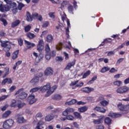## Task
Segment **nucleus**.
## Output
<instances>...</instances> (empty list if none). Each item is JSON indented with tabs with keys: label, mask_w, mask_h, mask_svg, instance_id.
Masks as SVG:
<instances>
[{
	"label": "nucleus",
	"mask_w": 129,
	"mask_h": 129,
	"mask_svg": "<svg viewBox=\"0 0 129 129\" xmlns=\"http://www.w3.org/2000/svg\"><path fill=\"white\" fill-rule=\"evenodd\" d=\"M1 47H3V51L5 52H9L12 49V42H9V41H3L1 40Z\"/></svg>",
	"instance_id": "obj_1"
},
{
	"label": "nucleus",
	"mask_w": 129,
	"mask_h": 129,
	"mask_svg": "<svg viewBox=\"0 0 129 129\" xmlns=\"http://www.w3.org/2000/svg\"><path fill=\"white\" fill-rule=\"evenodd\" d=\"M23 91L24 88L20 89L16 92L15 95H18V98H19V99H26L28 96V93Z\"/></svg>",
	"instance_id": "obj_2"
},
{
	"label": "nucleus",
	"mask_w": 129,
	"mask_h": 129,
	"mask_svg": "<svg viewBox=\"0 0 129 129\" xmlns=\"http://www.w3.org/2000/svg\"><path fill=\"white\" fill-rule=\"evenodd\" d=\"M117 108L118 109H119V110L122 111L123 114H127V113L129 112V104L124 105L121 103H119L117 105Z\"/></svg>",
	"instance_id": "obj_3"
},
{
	"label": "nucleus",
	"mask_w": 129,
	"mask_h": 129,
	"mask_svg": "<svg viewBox=\"0 0 129 129\" xmlns=\"http://www.w3.org/2000/svg\"><path fill=\"white\" fill-rule=\"evenodd\" d=\"M129 91V87L126 86L120 87L116 90V92L118 94H124Z\"/></svg>",
	"instance_id": "obj_4"
},
{
	"label": "nucleus",
	"mask_w": 129,
	"mask_h": 129,
	"mask_svg": "<svg viewBox=\"0 0 129 129\" xmlns=\"http://www.w3.org/2000/svg\"><path fill=\"white\" fill-rule=\"evenodd\" d=\"M14 121L12 119L6 120L3 123L4 128H6V129L11 128V127L13 126V124H14Z\"/></svg>",
	"instance_id": "obj_5"
},
{
	"label": "nucleus",
	"mask_w": 129,
	"mask_h": 129,
	"mask_svg": "<svg viewBox=\"0 0 129 129\" xmlns=\"http://www.w3.org/2000/svg\"><path fill=\"white\" fill-rule=\"evenodd\" d=\"M11 8L8 5H4L3 4H0V12L2 13H6V12H9Z\"/></svg>",
	"instance_id": "obj_6"
},
{
	"label": "nucleus",
	"mask_w": 129,
	"mask_h": 129,
	"mask_svg": "<svg viewBox=\"0 0 129 129\" xmlns=\"http://www.w3.org/2000/svg\"><path fill=\"white\" fill-rule=\"evenodd\" d=\"M72 112H74V109L68 107L66 108L64 111H62V115L63 116H67L69 113H72Z\"/></svg>",
	"instance_id": "obj_7"
},
{
	"label": "nucleus",
	"mask_w": 129,
	"mask_h": 129,
	"mask_svg": "<svg viewBox=\"0 0 129 129\" xmlns=\"http://www.w3.org/2000/svg\"><path fill=\"white\" fill-rule=\"evenodd\" d=\"M27 101H28L29 104H33L37 101V99L35 98V95H30L27 98Z\"/></svg>",
	"instance_id": "obj_8"
},
{
	"label": "nucleus",
	"mask_w": 129,
	"mask_h": 129,
	"mask_svg": "<svg viewBox=\"0 0 129 129\" xmlns=\"http://www.w3.org/2000/svg\"><path fill=\"white\" fill-rule=\"evenodd\" d=\"M103 117H104V116L102 115L100 116V118L97 119H94L93 120V123L94 124H101L103 122Z\"/></svg>",
	"instance_id": "obj_9"
},
{
	"label": "nucleus",
	"mask_w": 129,
	"mask_h": 129,
	"mask_svg": "<svg viewBox=\"0 0 129 129\" xmlns=\"http://www.w3.org/2000/svg\"><path fill=\"white\" fill-rule=\"evenodd\" d=\"M44 75L45 76H51L53 75V69L51 68H47L44 71Z\"/></svg>",
	"instance_id": "obj_10"
},
{
	"label": "nucleus",
	"mask_w": 129,
	"mask_h": 129,
	"mask_svg": "<svg viewBox=\"0 0 129 129\" xmlns=\"http://www.w3.org/2000/svg\"><path fill=\"white\" fill-rule=\"evenodd\" d=\"M94 90V89L93 88H89L88 87L83 88L81 89V91H82L83 92H85V93L89 94L91 92H92Z\"/></svg>",
	"instance_id": "obj_11"
},
{
	"label": "nucleus",
	"mask_w": 129,
	"mask_h": 129,
	"mask_svg": "<svg viewBox=\"0 0 129 129\" xmlns=\"http://www.w3.org/2000/svg\"><path fill=\"white\" fill-rule=\"evenodd\" d=\"M55 89H57V86H54L51 88L50 87V89L46 92L45 96L46 97H48V96H50V95H51V94H52V93H53V92L55 91Z\"/></svg>",
	"instance_id": "obj_12"
},
{
	"label": "nucleus",
	"mask_w": 129,
	"mask_h": 129,
	"mask_svg": "<svg viewBox=\"0 0 129 129\" xmlns=\"http://www.w3.org/2000/svg\"><path fill=\"white\" fill-rule=\"evenodd\" d=\"M44 124H45V122L43 120H40L37 123L35 129H44V126H43Z\"/></svg>",
	"instance_id": "obj_13"
},
{
	"label": "nucleus",
	"mask_w": 129,
	"mask_h": 129,
	"mask_svg": "<svg viewBox=\"0 0 129 129\" xmlns=\"http://www.w3.org/2000/svg\"><path fill=\"white\" fill-rule=\"evenodd\" d=\"M51 89V85L49 84H47L46 85L43 86V87L41 89V91L42 92H46L47 90L49 91Z\"/></svg>",
	"instance_id": "obj_14"
},
{
	"label": "nucleus",
	"mask_w": 129,
	"mask_h": 129,
	"mask_svg": "<svg viewBox=\"0 0 129 129\" xmlns=\"http://www.w3.org/2000/svg\"><path fill=\"white\" fill-rule=\"evenodd\" d=\"M75 63H76V60H74L71 62H69L65 68V70H70L71 67H73V66L75 65Z\"/></svg>",
	"instance_id": "obj_15"
},
{
	"label": "nucleus",
	"mask_w": 129,
	"mask_h": 129,
	"mask_svg": "<svg viewBox=\"0 0 129 129\" xmlns=\"http://www.w3.org/2000/svg\"><path fill=\"white\" fill-rule=\"evenodd\" d=\"M25 44L27 46V49H31L32 48H34L36 45H35V43H32L27 40L25 41Z\"/></svg>",
	"instance_id": "obj_16"
},
{
	"label": "nucleus",
	"mask_w": 129,
	"mask_h": 129,
	"mask_svg": "<svg viewBox=\"0 0 129 129\" xmlns=\"http://www.w3.org/2000/svg\"><path fill=\"white\" fill-rule=\"evenodd\" d=\"M39 82V78L36 77L33 78L30 81V83L32 84V85H37Z\"/></svg>",
	"instance_id": "obj_17"
},
{
	"label": "nucleus",
	"mask_w": 129,
	"mask_h": 129,
	"mask_svg": "<svg viewBox=\"0 0 129 129\" xmlns=\"http://www.w3.org/2000/svg\"><path fill=\"white\" fill-rule=\"evenodd\" d=\"M26 20L27 22H32L33 21V16L29 12H26Z\"/></svg>",
	"instance_id": "obj_18"
},
{
	"label": "nucleus",
	"mask_w": 129,
	"mask_h": 129,
	"mask_svg": "<svg viewBox=\"0 0 129 129\" xmlns=\"http://www.w3.org/2000/svg\"><path fill=\"white\" fill-rule=\"evenodd\" d=\"M52 99L54 100H60L62 99V96L59 94H56L52 96Z\"/></svg>",
	"instance_id": "obj_19"
},
{
	"label": "nucleus",
	"mask_w": 129,
	"mask_h": 129,
	"mask_svg": "<svg viewBox=\"0 0 129 129\" xmlns=\"http://www.w3.org/2000/svg\"><path fill=\"white\" fill-rule=\"evenodd\" d=\"M21 23V21L19 20H17L13 22L11 24V28H15L17 26H19Z\"/></svg>",
	"instance_id": "obj_20"
},
{
	"label": "nucleus",
	"mask_w": 129,
	"mask_h": 129,
	"mask_svg": "<svg viewBox=\"0 0 129 129\" xmlns=\"http://www.w3.org/2000/svg\"><path fill=\"white\" fill-rule=\"evenodd\" d=\"M113 84L114 86H117L119 87V86H121L122 85V82L119 80H116L113 82Z\"/></svg>",
	"instance_id": "obj_21"
},
{
	"label": "nucleus",
	"mask_w": 129,
	"mask_h": 129,
	"mask_svg": "<svg viewBox=\"0 0 129 129\" xmlns=\"http://www.w3.org/2000/svg\"><path fill=\"white\" fill-rule=\"evenodd\" d=\"M88 109V107L86 106H84L78 108V110L80 112H85V111H87Z\"/></svg>",
	"instance_id": "obj_22"
},
{
	"label": "nucleus",
	"mask_w": 129,
	"mask_h": 129,
	"mask_svg": "<svg viewBox=\"0 0 129 129\" xmlns=\"http://www.w3.org/2000/svg\"><path fill=\"white\" fill-rule=\"evenodd\" d=\"M95 110H96V111H99V112H102V113H104L105 111H106V110L103 108H101L100 107H96L94 108Z\"/></svg>",
	"instance_id": "obj_23"
},
{
	"label": "nucleus",
	"mask_w": 129,
	"mask_h": 129,
	"mask_svg": "<svg viewBox=\"0 0 129 129\" xmlns=\"http://www.w3.org/2000/svg\"><path fill=\"white\" fill-rule=\"evenodd\" d=\"M77 102V100H76V99H74L71 101L66 102L65 104L66 105H73V104H75V103H76Z\"/></svg>",
	"instance_id": "obj_24"
},
{
	"label": "nucleus",
	"mask_w": 129,
	"mask_h": 129,
	"mask_svg": "<svg viewBox=\"0 0 129 129\" xmlns=\"http://www.w3.org/2000/svg\"><path fill=\"white\" fill-rule=\"evenodd\" d=\"M11 113H12L11 111H6L2 115L3 118H7L11 114Z\"/></svg>",
	"instance_id": "obj_25"
},
{
	"label": "nucleus",
	"mask_w": 129,
	"mask_h": 129,
	"mask_svg": "<svg viewBox=\"0 0 129 129\" xmlns=\"http://www.w3.org/2000/svg\"><path fill=\"white\" fill-rule=\"evenodd\" d=\"M41 89V87H37L31 89L29 92L30 93H34V92H37L38 90H40Z\"/></svg>",
	"instance_id": "obj_26"
},
{
	"label": "nucleus",
	"mask_w": 129,
	"mask_h": 129,
	"mask_svg": "<svg viewBox=\"0 0 129 129\" xmlns=\"http://www.w3.org/2000/svg\"><path fill=\"white\" fill-rule=\"evenodd\" d=\"M74 115L76 118H79V119H82V116L80 114V113L78 112H74Z\"/></svg>",
	"instance_id": "obj_27"
},
{
	"label": "nucleus",
	"mask_w": 129,
	"mask_h": 129,
	"mask_svg": "<svg viewBox=\"0 0 129 129\" xmlns=\"http://www.w3.org/2000/svg\"><path fill=\"white\" fill-rule=\"evenodd\" d=\"M120 114H115L114 113H110L108 114V116H110L113 118H115V117H118V116H120Z\"/></svg>",
	"instance_id": "obj_28"
},
{
	"label": "nucleus",
	"mask_w": 129,
	"mask_h": 129,
	"mask_svg": "<svg viewBox=\"0 0 129 129\" xmlns=\"http://www.w3.org/2000/svg\"><path fill=\"white\" fill-rule=\"evenodd\" d=\"M46 41L47 42H48V43H52V41H53V36L51 34H49L47 35L46 38Z\"/></svg>",
	"instance_id": "obj_29"
},
{
	"label": "nucleus",
	"mask_w": 129,
	"mask_h": 129,
	"mask_svg": "<svg viewBox=\"0 0 129 129\" xmlns=\"http://www.w3.org/2000/svg\"><path fill=\"white\" fill-rule=\"evenodd\" d=\"M17 122L19 123H23L25 122V118L23 116H19L17 119Z\"/></svg>",
	"instance_id": "obj_30"
},
{
	"label": "nucleus",
	"mask_w": 129,
	"mask_h": 129,
	"mask_svg": "<svg viewBox=\"0 0 129 129\" xmlns=\"http://www.w3.org/2000/svg\"><path fill=\"white\" fill-rule=\"evenodd\" d=\"M110 68H108V67H104L100 71L101 73H105L107 71H109Z\"/></svg>",
	"instance_id": "obj_31"
},
{
	"label": "nucleus",
	"mask_w": 129,
	"mask_h": 129,
	"mask_svg": "<svg viewBox=\"0 0 129 129\" xmlns=\"http://www.w3.org/2000/svg\"><path fill=\"white\" fill-rule=\"evenodd\" d=\"M18 55H19V50H16L13 54L12 59L13 60L17 59V58H18Z\"/></svg>",
	"instance_id": "obj_32"
},
{
	"label": "nucleus",
	"mask_w": 129,
	"mask_h": 129,
	"mask_svg": "<svg viewBox=\"0 0 129 129\" xmlns=\"http://www.w3.org/2000/svg\"><path fill=\"white\" fill-rule=\"evenodd\" d=\"M53 118L54 117L51 115H48L45 117V120L46 121H51Z\"/></svg>",
	"instance_id": "obj_33"
},
{
	"label": "nucleus",
	"mask_w": 129,
	"mask_h": 129,
	"mask_svg": "<svg viewBox=\"0 0 129 129\" xmlns=\"http://www.w3.org/2000/svg\"><path fill=\"white\" fill-rule=\"evenodd\" d=\"M109 101H106V100H103L101 101L100 103L102 106H106V105H108Z\"/></svg>",
	"instance_id": "obj_34"
},
{
	"label": "nucleus",
	"mask_w": 129,
	"mask_h": 129,
	"mask_svg": "<svg viewBox=\"0 0 129 129\" xmlns=\"http://www.w3.org/2000/svg\"><path fill=\"white\" fill-rule=\"evenodd\" d=\"M26 35L27 37L29 38V39H33V38H35L36 37V35H35V34L31 32H28Z\"/></svg>",
	"instance_id": "obj_35"
},
{
	"label": "nucleus",
	"mask_w": 129,
	"mask_h": 129,
	"mask_svg": "<svg viewBox=\"0 0 129 129\" xmlns=\"http://www.w3.org/2000/svg\"><path fill=\"white\" fill-rule=\"evenodd\" d=\"M68 4V1H63L61 4L60 7H59V9H61V10H63V8L65 7V6H67Z\"/></svg>",
	"instance_id": "obj_36"
},
{
	"label": "nucleus",
	"mask_w": 129,
	"mask_h": 129,
	"mask_svg": "<svg viewBox=\"0 0 129 129\" xmlns=\"http://www.w3.org/2000/svg\"><path fill=\"white\" fill-rule=\"evenodd\" d=\"M66 116L67 119H68V120H74L75 118L72 115H67V116Z\"/></svg>",
	"instance_id": "obj_37"
},
{
	"label": "nucleus",
	"mask_w": 129,
	"mask_h": 129,
	"mask_svg": "<svg viewBox=\"0 0 129 129\" xmlns=\"http://www.w3.org/2000/svg\"><path fill=\"white\" fill-rule=\"evenodd\" d=\"M44 49V45H37V51L38 52H42V50H43Z\"/></svg>",
	"instance_id": "obj_38"
},
{
	"label": "nucleus",
	"mask_w": 129,
	"mask_h": 129,
	"mask_svg": "<svg viewBox=\"0 0 129 129\" xmlns=\"http://www.w3.org/2000/svg\"><path fill=\"white\" fill-rule=\"evenodd\" d=\"M50 2L54 5H59L61 3L60 0H49Z\"/></svg>",
	"instance_id": "obj_39"
},
{
	"label": "nucleus",
	"mask_w": 129,
	"mask_h": 129,
	"mask_svg": "<svg viewBox=\"0 0 129 129\" xmlns=\"http://www.w3.org/2000/svg\"><path fill=\"white\" fill-rule=\"evenodd\" d=\"M96 79H97V76H95L93 77L92 80L88 82V84H92V83H93V82H94Z\"/></svg>",
	"instance_id": "obj_40"
},
{
	"label": "nucleus",
	"mask_w": 129,
	"mask_h": 129,
	"mask_svg": "<svg viewBox=\"0 0 129 129\" xmlns=\"http://www.w3.org/2000/svg\"><path fill=\"white\" fill-rule=\"evenodd\" d=\"M105 122L106 123V124L109 125L110 123H111V119L109 117H106L105 119Z\"/></svg>",
	"instance_id": "obj_41"
},
{
	"label": "nucleus",
	"mask_w": 129,
	"mask_h": 129,
	"mask_svg": "<svg viewBox=\"0 0 129 129\" xmlns=\"http://www.w3.org/2000/svg\"><path fill=\"white\" fill-rule=\"evenodd\" d=\"M45 52L46 53H49V52H50V46H49V44H46V46L45 47Z\"/></svg>",
	"instance_id": "obj_42"
},
{
	"label": "nucleus",
	"mask_w": 129,
	"mask_h": 129,
	"mask_svg": "<svg viewBox=\"0 0 129 129\" xmlns=\"http://www.w3.org/2000/svg\"><path fill=\"white\" fill-rule=\"evenodd\" d=\"M10 8L12 9H15L16 8H17V3H15V2H13L12 3L10 4Z\"/></svg>",
	"instance_id": "obj_43"
},
{
	"label": "nucleus",
	"mask_w": 129,
	"mask_h": 129,
	"mask_svg": "<svg viewBox=\"0 0 129 129\" xmlns=\"http://www.w3.org/2000/svg\"><path fill=\"white\" fill-rule=\"evenodd\" d=\"M60 16L61 17L62 22H64V21H65V19H66V14H65L64 12H61Z\"/></svg>",
	"instance_id": "obj_44"
},
{
	"label": "nucleus",
	"mask_w": 129,
	"mask_h": 129,
	"mask_svg": "<svg viewBox=\"0 0 129 129\" xmlns=\"http://www.w3.org/2000/svg\"><path fill=\"white\" fill-rule=\"evenodd\" d=\"M44 58V54L42 53H40L38 55V59L37 60L38 63L41 61V59H43Z\"/></svg>",
	"instance_id": "obj_45"
},
{
	"label": "nucleus",
	"mask_w": 129,
	"mask_h": 129,
	"mask_svg": "<svg viewBox=\"0 0 129 129\" xmlns=\"http://www.w3.org/2000/svg\"><path fill=\"white\" fill-rule=\"evenodd\" d=\"M0 21H1V22L3 23V24L5 26H8V22L7 21V20L4 18H1L0 19Z\"/></svg>",
	"instance_id": "obj_46"
},
{
	"label": "nucleus",
	"mask_w": 129,
	"mask_h": 129,
	"mask_svg": "<svg viewBox=\"0 0 129 129\" xmlns=\"http://www.w3.org/2000/svg\"><path fill=\"white\" fill-rule=\"evenodd\" d=\"M115 51H116V49H114L113 51H110L108 52L107 53V56H112V55H114L115 53Z\"/></svg>",
	"instance_id": "obj_47"
},
{
	"label": "nucleus",
	"mask_w": 129,
	"mask_h": 129,
	"mask_svg": "<svg viewBox=\"0 0 129 129\" xmlns=\"http://www.w3.org/2000/svg\"><path fill=\"white\" fill-rule=\"evenodd\" d=\"M32 28V27L31 26V25H27V26H26L25 27V32H28L30 31V30H31V28Z\"/></svg>",
	"instance_id": "obj_48"
},
{
	"label": "nucleus",
	"mask_w": 129,
	"mask_h": 129,
	"mask_svg": "<svg viewBox=\"0 0 129 129\" xmlns=\"http://www.w3.org/2000/svg\"><path fill=\"white\" fill-rule=\"evenodd\" d=\"M89 75H90V71H88L84 74L83 76V79L86 78L87 76H88Z\"/></svg>",
	"instance_id": "obj_49"
},
{
	"label": "nucleus",
	"mask_w": 129,
	"mask_h": 129,
	"mask_svg": "<svg viewBox=\"0 0 129 129\" xmlns=\"http://www.w3.org/2000/svg\"><path fill=\"white\" fill-rule=\"evenodd\" d=\"M49 26V22L48 21H45L43 22L42 27V28H47Z\"/></svg>",
	"instance_id": "obj_50"
},
{
	"label": "nucleus",
	"mask_w": 129,
	"mask_h": 129,
	"mask_svg": "<svg viewBox=\"0 0 129 129\" xmlns=\"http://www.w3.org/2000/svg\"><path fill=\"white\" fill-rule=\"evenodd\" d=\"M16 102H17L16 101V100H13V101L10 105L11 107H15L17 106V104H16Z\"/></svg>",
	"instance_id": "obj_51"
},
{
	"label": "nucleus",
	"mask_w": 129,
	"mask_h": 129,
	"mask_svg": "<svg viewBox=\"0 0 129 129\" xmlns=\"http://www.w3.org/2000/svg\"><path fill=\"white\" fill-rule=\"evenodd\" d=\"M8 97H9V95L2 96L0 97V101H3V100H5V99L8 98Z\"/></svg>",
	"instance_id": "obj_52"
},
{
	"label": "nucleus",
	"mask_w": 129,
	"mask_h": 129,
	"mask_svg": "<svg viewBox=\"0 0 129 129\" xmlns=\"http://www.w3.org/2000/svg\"><path fill=\"white\" fill-rule=\"evenodd\" d=\"M11 11L13 12L14 15H16L17 13H18V7H16L15 8H12V9H11Z\"/></svg>",
	"instance_id": "obj_53"
},
{
	"label": "nucleus",
	"mask_w": 129,
	"mask_h": 129,
	"mask_svg": "<svg viewBox=\"0 0 129 129\" xmlns=\"http://www.w3.org/2000/svg\"><path fill=\"white\" fill-rule=\"evenodd\" d=\"M17 105L18 108H22V107H23L24 106H25V105H26V104H25L24 103H18Z\"/></svg>",
	"instance_id": "obj_54"
},
{
	"label": "nucleus",
	"mask_w": 129,
	"mask_h": 129,
	"mask_svg": "<svg viewBox=\"0 0 129 129\" xmlns=\"http://www.w3.org/2000/svg\"><path fill=\"white\" fill-rule=\"evenodd\" d=\"M24 7H25V5L24 4H23V3L19 4V6H18V10L19 11H21L22 9H23V8H24Z\"/></svg>",
	"instance_id": "obj_55"
},
{
	"label": "nucleus",
	"mask_w": 129,
	"mask_h": 129,
	"mask_svg": "<svg viewBox=\"0 0 129 129\" xmlns=\"http://www.w3.org/2000/svg\"><path fill=\"white\" fill-rule=\"evenodd\" d=\"M25 111H26V113H27V114H30V115L33 114V111L32 110L27 109Z\"/></svg>",
	"instance_id": "obj_56"
},
{
	"label": "nucleus",
	"mask_w": 129,
	"mask_h": 129,
	"mask_svg": "<svg viewBox=\"0 0 129 129\" xmlns=\"http://www.w3.org/2000/svg\"><path fill=\"white\" fill-rule=\"evenodd\" d=\"M45 57L46 60H50V59H51V55H50V53L49 52L48 53H46V55Z\"/></svg>",
	"instance_id": "obj_57"
},
{
	"label": "nucleus",
	"mask_w": 129,
	"mask_h": 129,
	"mask_svg": "<svg viewBox=\"0 0 129 129\" xmlns=\"http://www.w3.org/2000/svg\"><path fill=\"white\" fill-rule=\"evenodd\" d=\"M78 82H79V80H77L76 81H75V82H72L71 83V84H70V86H75V85H77V83H78Z\"/></svg>",
	"instance_id": "obj_58"
},
{
	"label": "nucleus",
	"mask_w": 129,
	"mask_h": 129,
	"mask_svg": "<svg viewBox=\"0 0 129 129\" xmlns=\"http://www.w3.org/2000/svg\"><path fill=\"white\" fill-rule=\"evenodd\" d=\"M56 60L59 62H62V61H63V57H62V56H57L56 57Z\"/></svg>",
	"instance_id": "obj_59"
},
{
	"label": "nucleus",
	"mask_w": 129,
	"mask_h": 129,
	"mask_svg": "<svg viewBox=\"0 0 129 129\" xmlns=\"http://www.w3.org/2000/svg\"><path fill=\"white\" fill-rule=\"evenodd\" d=\"M123 60H124V58H120L118 59L116 62V64H120V63H121V62H122V61H123Z\"/></svg>",
	"instance_id": "obj_60"
},
{
	"label": "nucleus",
	"mask_w": 129,
	"mask_h": 129,
	"mask_svg": "<svg viewBox=\"0 0 129 129\" xmlns=\"http://www.w3.org/2000/svg\"><path fill=\"white\" fill-rule=\"evenodd\" d=\"M42 117V113L38 112L36 115V118H41Z\"/></svg>",
	"instance_id": "obj_61"
},
{
	"label": "nucleus",
	"mask_w": 129,
	"mask_h": 129,
	"mask_svg": "<svg viewBox=\"0 0 129 129\" xmlns=\"http://www.w3.org/2000/svg\"><path fill=\"white\" fill-rule=\"evenodd\" d=\"M5 74L9 75L10 74V69L9 68H6L5 69Z\"/></svg>",
	"instance_id": "obj_62"
},
{
	"label": "nucleus",
	"mask_w": 129,
	"mask_h": 129,
	"mask_svg": "<svg viewBox=\"0 0 129 129\" xmlns=\"http://www.w3.org/2000/svg\"><path fill=\"white\" fill-rule=\"evenodd\" d=\"M84 83L83 82H81L79 84H77L75 86V87H82L83 86Z\"/></svg>",
	"instance_id": "obj_63"
},
{
	"label": "nucleus",
	"mask_w": 129,
	"mask_h": 129,
	"mask_svg": "<svg viewBox=\"0 0 129 129\" xmlns=\"http://www.w3.org/2000/svg\"><path fill=\"white\" fill-rule=\"evenodd\" d=\"M129 84V77L124 80V84L126 85Z\"/></svg>",
	"instance_id": "obj_64"
}]
</instances>
